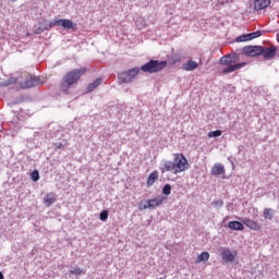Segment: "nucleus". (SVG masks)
Segmentation results:
<instances>
[{
  "label": "nucleus",
  "mask_w": 279,
  "mask_h": 279,
  "mask_svg": "<svg viewBox=\"0 0 279 279\" xmlns=\"http://www.w3.org/2000/svg\"><path fill=\"white\" fill-rule=\"evenodd\" d=\"M100 221H108V210H102L99 215Z\"/></svg>",
  "instance_id": "29"
},
{
  "label": "nucleus",
  "mask_w": 279,
  "mask_h": 279,
  "mask_svg": "<svg viewBox=\"0 0 279 279\" xmlns=\"http://www.w3.org/2000/svg\"><path fill=\"white\" fill-rule=\"evenodd\" d=\"M138 73H141V68H133L126 72L118 74V80H120L122 84H130Z\"/></svg>",
  "instance_id": "5"
},
{
  "label": "nucleus",
  "mask_w": 279,
  "mask_h": 279,
  "mask_svg": "<svg viewBox=\"0 0 279 279\" xmlns=\"http://www.w3.org/2000/svg\"><path fill=\"white\" fill-rule=\"evenodd\" d=\"M16 82H19V80H16V77L10 78V80L8 81V84H5V86H10V85H12V84H16Z\"/></svg>",
  "instance_id": "32"
},
{
  "label": "nucleus",
  "mask_w": 279,
  "mask_h": 279,
  "mask_svg": "<svg viewBox=\"0 0 279 279\" xmlns=\"http://www.w3.org/2000/svg\"><path fill=\"white\" fill-rule=\"evenodd\" d=\"M228 228L230 230H236V231L245 230V227L243 226V222H239V221H230L228 223Z\"/></svg>",
  "instance_id": "15"
},
{
  "label": "nucleus",
  "mask_w": 279,
  "mask_h": 279,
  "mask_svg": "<svg viewBox=\"0 0 279 279\" xmlns=\"http://www.w3.org/2000/svg\"><path fill=\"white\" fill-rule=\"evenodd\" d=\"M45 24H41L40 27L36 28L35 34H43V32H46Z\"/></svg>",
  "instance_id": "31"
},
{
  "label": "nucleus",
  "mask_w": 279,
  "mask_h": 279,
  "mask_svg": "<svg viewBox=\"0 0 279 279\" xmlns=\"http://www.w3.org/2000/svg\"><path fill=\"white\" fill-rule=\"evenodd\" d=\"M186 169H189V160L184 157V154H174L173 161L163 159L160 167L161 173L171 172L174 175L186 171Z\"/></svg>",
  "instance_id": "1"
},
{
  "label": "nucleus",
  "mask_w": 279,
  "mask_h": 279,
  "mask_svg": "<svg viewBox=\"0 0 279 279\" xmlns=\"http://www.w3.org/2000/svg\"><path fill=\"white\" fill-rule=\"evenodd\" d=\"M274 209L271 208H266L264 209V218L268 219L269 221H271V219H274Z\"/></svg>",
  "instance_id": "24"
},
{
  "label": "nucleus",
  "mask_w": 279,
  "mask_h": 279,
  "mask_svg": "<svg viewBox=\"0 0 279 279\" xmlns=\"http://www.w3.org/2000/svg\"><path fill=\"white\" fill-rule=\"evenodd\" d=\"M165 202H167V196H160V195L156 196L153 199L146 201V204H144L141 207V210H147V208H149L150 210H154V208H158V206H162Z\"/></svg>",
  "instance_id": "6"
},
{
  "label": "nucleus",
  "mask_w": 279,
  "mask_h": 279,
  "mask_svg": "<svg viewBox=\"0 0 279 279\" xmlns=\"http://www.w3.org/2000/svg\"><path fill=\"white\" fill-rule=\"evenodd\" d=\"M221 258L223 263H234V258H236V252H232L230 248H225L221 252Z\"/></svg>",
  "instance_id": "10"
},
{
  "label": "nucleus",
  "mask_w": 279,
  "mask_h": 279,
  "mask_svg": "<svg viewBox=\"0 0 279 279\" xmlns=\"http://www.w3.org/2000/svg\"><path fill=\"white\" fill-rule=\"evenodd\" d=\"M251 36H252L253 40H254V38H260V36H263V32H260V31L253 32V33H251Z\"/></svg>",
  "instance_id": "30"
},
{
  "label": "nucleus",
  "mask_w": 279,
  "mask_h": 279,
  "mask_svg": "<svg viewBox=\"0 0 279 279\" xmlns=\"http://www.w3.org/2000/svg\"><path fill=\"white\" fill-rule=\"evenodd\" d=\"M102 82H104V78H101V77L96 78L93 83H90L87 86L86 93H93V90H95V88H97L98 86H101Z\"/></svg>",
  "instance_id": "14"
},
{
  "label": "nucleus",
  "mask_w": 279,
  "mask_h": 279,
  "mask_svg": "<svg viewBox=\"0 0 279 279\" xmlns=\"http://www.w3.org/2000/svg\"><path fill=\"white\" fill-rule=\"evenodd\" d=\"M271 5V0H255L254 1V10L260 11L269 8Z\"/></svg>",
  "instance_id": "11"
},
{
  "label": "nucleus",
  "mask_w": 279,
  "mask_h": 279,
  "mask_svg": "<svg viewBox=\"0 0 279 279\" xmlns=\"http://www.w3.org/2000/svg\"><path fill=\"white\" fill-rule=\"evenodd\" d=\"M31 180H33V182H38V180H40V172H38V170H34L31 173Z\"/></svg>",
  "instance_id": "26"
},
{
  "label": "nucleus",
  "mask_w": 279,
  "mask_h": 279,
  "mask_svg": "<svg viewBox=\"0 0 279 279\" xmlns=\"http://www.w3.org/2000/svg\"><path fill=\"white\" fill-rule=\"evenodd\" d=\"M171 193V184H166L162 187V194L163 195H169Z\"/></svg>",
  "instance_id": "28"
},
{
  "label": "nucleus",
  "mask_w": 279,
  "mask_h": 279,
  "mask_svg": "<svg viewBox=\"0 0 279 279\" xmlns=\"http://www.w3.org/2000/svg\"><path fill=\"white\" fill-rule=\"evenodd\" d=\"M242 223L246 226V228H250V230H260V226H258V222L250 219V218H244L242 220Z\"/></svg>",
  "instance_id": "12"
},
{
  "label": "nucleus",
  "mask_w": 279,
  "mask_h": 279,
  "mask_svg": "<svg viewBox=\"0 0 279 279\" xmlns=\"http://www.w3.org/2000/svg\"><path fill=\"white\" fill-rule=\"evenodd\" d=\"M82 274H86L82 268L75 266L70 269V276H82Z\"/></svg>",
  "instance_id": "22"
},
{
  "label": "nucleus",
  "mask_w": 279,
  "mask_h": 279,
  "mask_svg": "<svg viewBox=\"0 0 279 279\" xmlns=\"http://www.w3.org/2000/svg\"><path fill=\"white\" fill-rule=\"evenodd\" d=\"M3 272L0 271V279H4Z\"/></svg>",
  "instance_id": "34"
},
{
  "label": "nucleus",
  "mask_w": 279,
  "mask_h": 279,
  "mask_svg": "<svg viewBox=\"0 0 279 279\" xmlns=\"http://www.w3.org/2000/svg\"><path fill=\"white\" fill-rule=\"evenodd\" d=\"M222 132L221 130L210 131L207 136L208 138H219L221 136Z\"/></svg>",
  "instance_id": "25"
},
{
  "label": "nucleus",
  "mask_w": 279,
  "mask_h": 279,
  "mask_svg": "<svg viewBox=\"0 0 279 279\" xmlns=\"http://www.w3.org/2000/svg\"><path fill=\"white\" fill-rule=\"evenodd\" d=\"M44 204L46 206H51L52 204H56V195L53 194H47L45 197H44Z\"/></svg>",
  "instance_id": "19"
},
{
  "label": "nucleus",
  "mask_w": 279,
  "mask_h": 279,
  "mask_svg": "<svg viewBox=\"0 0 279 279\" xmlns=\"http://www.w3.org/2000/svg\"><path fill=\"white\" fill-rule=\"evenodd\" d=\"M163 69H167V61L149 60L147 63L140 68L143 73H160Z\"/></svg>",
  "instance_id": "4"
},
{
  "label": "nucleus",
  "mask_w": 279,
  "mask_h": 279,
  "mask_svg": "<svg viewBox=\"0 0 279 279\" xmlns=\"http://www.w3.org/2000/svg\"><path fill=\"white\" fill-rule=\"evenodd\" d=\"M242 54L248 58H258L260 56V46H245L242 49Z\"/></svg>",
  "instance_id": "9"
},
{
  "label": "nucleus",
  "mask_w": 279,
  "mask_h": 279,
  "mask_svg": "<svg viewBox=\"0 0 279 279\" xmlns=\"http://www.w3.org/2000/svg\"><path fill=\"white\" fill-rule=\"evenodd\" d=\"M45 82L40 80L38 76H29L26 77L24 82L20 83V88L27 89V88H34L36 86H43Z\"/></svg>",
  "instance_id": "7"
},
{
  "label": "nucleus",
  "mask_w": 279,
  "mask_h": 279,
  "mask_svg": "<svg viewBox=\"0 0 279 279\" xmlns=\"http://www.w3.org/2000/svg\"><path fill=\"white\" fill-rule=\"evenodd\" d=\"M57 149H64V146L62 144H58Z\"/></svg>",
  "instance_id": "33"
},
{
  "label": "nucleus",
  "mask_w": 279,
  "mask_h": 279,
  "mask_svg": "<svg viewBox=\"0 0 279 279\" xmlns=\"http://www.w3.org/2000/svg\"><path fill=\"white\" fill-rule=\"evenodd\" d=\"M211 206L214 208H216L217 210H219V208H221L223 206V201H213Z\"/></svg>",
  "instance_id": "27"
},
{
  "label": "nucleus",
  "mask_w": 279,
  "mask_h": 279,
  "mask_svg": "<svg viewBox=\"0 0 279 279\" xmlns=\"http://www.w3.org/2000/svg\"><path fill=\"white\" fill-rule=\"evenodd\" d=\"M209 258H210V253H208V252H202V253L197 256L196 262H197V263H206Z\"/></svg>",
  "instance_id": "20"
},
{
  "label": "nucleus",
  "mask_w": 279,
  "mask_h": 279,
  "mask_svg": "<svg viewBox=\"0 0 279 279\" xmlns=\"http://www.w3.org/2000/svg\"><path fill=\"white\" fill-rule=\"evenodd\" d=\"M247 40H253L252 33L240 35L236 37V43H247Z\"/></svg>",
  "instance_id": "21"
},
{
  "label": "nucleus",
  "mask_w": 279,
  "mask_h": 279,
  "mask_svg": "<svg viewBox=\"0 0 279 279\" xmlns=\"http://www.w3.org/2000/svg\"><path fill=\"white\" fill-rule=\"evenodd\" d=\"M211 173L214 175H223L226 173V168L221 163H216L211 168Z\"/></svg>",
  "instance_id": "13"
},
{
  "label": "nucleus",
  "mask_w": 279,
  "mask_h": 279,
  "mask_svg": "<svg viewBox=\"0 0 279 279\" xmlns=\"http://www.w3.org/2000/svg\"><path fill=\"white\" fill-rule=\"evenodd\" d=\"M278 53V47L270 46H259V56H263L264 60H272V58H276V54Z\"/></svg>",
  "instance_id": "8"
},
{
  "label": "nucleus",
  "mask_w": 279,
  "mask_h": 279,
  "mask_svg": "<svg viewBox=\"0 0 279 279\" xmlns=\"http://www.w3.org/2000/svg\"><path fill=\"white\" fill-rule=\"evenodd\" d=\"M197 69V63L193 60H189L183 64V71H195Z\"/></svg>",
  "instance_id": "18"
},
{
  "label": "nucleus",
  "mask_w": 279,
  "mask_h": 279,
  "mask_svg": "<svg viewBox=\"0 0 279 279\" xmlns=\"http://www.w3.org/2000/svg\"><path fill=\"white\" fill-rule=\"evenodd\" d=\"M239 60L238 53H228L220 58L219 63L222 66H227L222 69L223 75H228V73H234V71H239V69H243L247 64V62L234 63Z\"/></svg>",
  "instance_id": "2"
},
{
  "label": "nucleus",
  "mask_w": 279,
  "mask_h": 279,
  "mask_svg": "<svg viewBox=\"0 0 279 279\" xmlns=\"http://www.w3.org/2000/svg\"><path fill=\"white\" fill-rule=\"evenodd\" d=\"M13 1H16V0H13Z\"/></svg>",
  "instance_id": "35"
},
{
  "label": "nucleus",
  "mask_w": 279,
  "mask_h": 279,
  "mask_svg": "<svg viewBox=\"0 0 279 279\" xmlns=\"http://www.w3.org/2000/svg\"><path fill=\"white\" fill-rule=\"evenodd\" d=\"M157 180H158V171H153L147 178V183H146L147 187L149 189V186H154Z\"/></svg>",
  "instance_id": "16"
},
{
  "label": "nucleus",
  "mask_w": 279,
  "mask_h": 279,
  "mask_svg": "<svg viewBox=\"0 0 279 279\" xmlns=\"http://www.w3.org/2000/svg\"><path fill=\"white\" fill-rule=\"evenodd\" d=\"M59 27H63V29H73V21L71 20H59Z\"/></svg>",
  "instance_id": "17"
},
{
  "label": "nucleus",
  "mask_w": 279,
  "mask_h": 279,
  "mask_svg": "<svg viewBox=\"0 0 279 279\" xmlns=\"http://www.w3.org/2000/svg\"><path fill=\"white\" fill-rule=\"evenodd\" d=\"M56 26L59 27V20H53L49 23H44V29H46V31H49V29H51L52 27H56Z\"/></svg>",
  "instance_id": "23"
},
{
  "label": "nucleus",
  "mask_w": 279,
  "mask_h": 279,
  "mask_svg": "<svg viewBox=\"0 0 279 279\" xmlns=\"http://www.w3.org/2000/svg\"><path fill=\"white\" fill-rule=\"evenodd\" d=\"M84 73H86V68L74 69L68 72L61 82V93L69 95V88H71L73 84H77V82H80V77H82Z\"/></svg>",
  "instance_id": "3"
}]
</instances>
